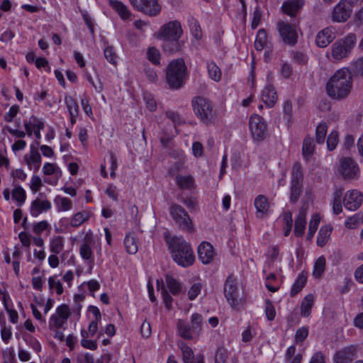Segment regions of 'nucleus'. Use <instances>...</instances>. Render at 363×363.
Listing matches in <instances>:
<instances>
[{"label":"nucleus","instance_id":"nucleus-1","mask_svg":"<svg viewBox=\"0 0 363 363\" xmlns=\"http://www.w3.org/2000/svg\"><path fill=\"white\" fill-rule=\"evenodd\" d=\"M352 74L347 67L337 70L325 84L327 95L335 101H342L348 97L352 89Z\"/></svg>","mask_w":363,"mask_h":363},{"label":"nucleus","instance_id":"nucleus-2","mask_svg":"<svg viewBox=\"0 0 363 363\" xmlns=\"http://www.w3.org/2000/svg\"><path fill=\"white\" fill-rule=\"evenodd\" d=\"M172 257L179 265L188 267L195 261V257L191 245L182 238L174 237L168 241Z\"/></svg>","mask_w":363,"mask_h":363},{"label":"nucleus","instance_id":"nucleus-3","mask_svg":"<svg viewBox=\"0 0 363 363\" xmlns=\"http://www.w3.org/2000/svg\"><path fill=\"white\" fill-rule=\"evenodd\" d=\"M183 30L181 23L178 21H171L162 26L159 31V35L163 38L164 49L171 52L180 50L179 39L182 35Z\"/></svg>","mask_w":363,"mask_h":363},{"label":"nucleus","instance_id":"nucleus-4","mask_svg":"<svg viewBox=\"0 0 363 363\" xmlns=\"http://www.w3.org/2000/svg\"><path fill=\"white\" fill-rule=\"evenodd\" d=\"M186 67L182 59H177L169 62L166 68V80L173 89L180 88L184 83Z\"/></svg>","mask_w":363,"mask_h":363},{"label":"nucleus","instance_id":"nucleus-5","mask_svg":"<svg viewBox=\"0 0 363 363\" xmlns=\"http://www.w3.org/2000/svg\"><path fill=\"white\" fill-rule=\"evenodd\" d=\"M194 113L201 121L205 124H210L216 116V111L212 102L202 96H195L191 100Z\"/></svg>","mask_w":363,"mask_h":363},{"label":"nucleus","instance_id":"nucleus-6","mask_svg":"<svg viewBox=\"0 0 363 363\" xmlns=\"http://www.w3.org/2000/svg\"><path fill=\"white\" fill-rule=\"evenodd\" d=\"M357 43L355 33H350L343 38L337 40L331 47V55L335 60H340L351 53Z\"/></svg>","mask_w":363,"mask_h":363},{"label":"nucleus","instance_id":"nucleus-7","mask_svg":"<svg viewBox=\"0 0 363 363\" xmlns=\"http://www.w3.org/2000/svg\"><path fill=\"white\" fill-rule=\"evenodd\" d=\"M224 294L228 303L235 309H238L244 302V297L240 293L236 279L232 275L228 276L225 281Z\"/></svg>","mask_w":363,"mask_h":363},{"label":"nucleus","instance_id":"nucleus-8","mask_svg":"<svg viewBox=\"0 0 363 363\" xmlns=\"http://www.w3.org/2000/svg\"><path fill=\"white\" fill-rule=\"evenodd\" d=\"M303 173L300 163L294 164L290 186V202L296 203L303 191Z\"/></svg>","mask_w":363,"mask_h":363},{"label":"nucleus","instance_id":"nucleus-9","mask_svg":"<svg viewBox=\"0 0 363 363\" xmlns=\"http://www.w3.org/2000/svg\"><path fill=\"white\" fill-rule=\"evenodd\" d=\"M170 215L179 228L185 231H194V225L190 216L180 205L172 203L169 208Z\"/></svg>","mask_w":363,"mask_h":363},{"label":"nucleus","instance_id":"nucleus-10","mask_svg":"<svg viewBox=\"0 0 363 363\" xmlns=\"http://www.w3.org/2000/svg\"><path fill=\"white\" fill-rule=\"evenodd\" d=\"M337 171L345 180H355L359 178L360 169L357 163L350 157L340 160Z\"/></svg>","mask_w":363,"mask_h":363},{"label":"nucleus","instance_id":"nucleus-11","mask_svg":"<svg viewBox=\"0 0 363 363\" xmlns=\"http://www.w3.org/2000/svg\"><path fill=\"white\" fill-rule=\"evenodd\" d=\"M249 128L251 135L255 141L262 142L266 138L267 125L262 116L257 114H252L249 120Z\"/></svg>","mask_w":363,"mask_h":363},{"label":"nucleus","instance_id":"nucleus-12","mask_svg":"<svg viewBox=\"0 0 363 363\" xmlns=\"http://www.w3.org/2000/svg\"><path fill=\"white\" fill-rule=\"evenodd\" d=\"M354 5L349 0H340L334 6L330 13V18L333 22L345 23L352 16Z\"/></svg>","mask_w":363,"mask_h":363},{"label":"nucleus","instance_id":"nucleus-13","mask_svg":"<svg viewBox=\"0 0 363 363\" xmlns=\"http://www.w3.org/2000/svg\"><path fill=\"white\" fill-rule=\"evenodd\" d=\"M136 11L149 16H156L161 12V6L157 0H129Z\"/></svg>","mask_w":363,"mask_h":363},{"label":"nucleus","instance_id":"nucleus-14","mask_svg":"<svg viewBox=\"0 0 363 363\" xmlns=\"http://www.w3.org/2000/svg\"><path fill=\"white\" fill-rule=\"evenodd\" d=\"M281 39L287 45H294L298 40V33L296 26L283 21L277 24Z\"/></svg>","mask_w":363,"mask_h":363},{"label":"nucleus","instance_id":"nucleus-15","mask_svg":"<svg viewBox=\"0 0 363 363\" xmlns=\"http://www.w3.org/2000/svg\"><path fill=\"white\" fill-rule=\"evenodd\" d=\"M71 315L70 309L68 305L62 304L59 306L54 314H52L49 320L50 330L60 329L63 328L67 323L68 318Z\"/></svg>","mask_w":363,"mask_h":363},{"label":"nucleus","instance_id":"nucleus-16","mask_svg":"<svg viewBox=\"0 0 363 363\" xmlns=\"http://www.w3.org/2000/svg\"><path fill=\"white\" fill-rule=\"evenodd\" d=\"M363 202V194L356 190L347 191L343 198L345 207L350 211H355L359 208Z\"/></svg>","mask_w":363,"mask_h":363},{"label":"nucleus","instance_id":"nucleus-17","mask_svg":"<svg viewBox=\"0 0 363 363\" xmlns=\"http://www.w3.org/2000/svg\"><path fill=\"white\" fill-rule=\"evenodd\" d=\"M24 127L29 137H31L33 133L36 139L40 140L41 138L40 130L44 129L45 124L41 119L32 116L28 121H24Z\"/></svg>","mask_w":363,"mask_h":363},{"label":"nucleus","instance_id":"nucleus-18","mask_svg":"<svg viewBox=\"0 0 363 363\" xmlns=\"http://www.w3.org/2000/svg\"><path fill=\"white\" fill-rule=\"evenodd\" d=\"M335 38V28L333 26L326 27L317 33L315 44L319 48H326Z\"/></svg>","mask_w":363,"mask_h":363},{"label":"nucleus","instance_id":"nucleus-19","mask_svg":"<svg viewBox=\"0 0 363 363\" xmlns=\"http://www.w3.org/2000/svg\"><path fill=\"white\" fill-rule=\"evenodd\" d=\"M40 196L41 194L31 202L30 213L33 217H38L42 213L47 212L52 208L51 202L46 199H41Z\"/></svg>","mask_w":363,"mask_h":363},{"label":"nucleus","instance_id":"nucleus-20","mask_svg":"<svg viewBox=\"0 0 363 363\" xmlns=\"http://www.w3.org/2000/svg\"><path fill=\"white\" fill-rule=\"evenodd\" d=\"M215 256L213 245L208 242H202L198 247V257L203 264L211 263Z\"/></svg>","mask_w":363,"mask_h":363},{"label":"nucleus","instance_id":"nucleus-21","mask_svg":"<svg viewBox=\"0 0 363 363\" xmlns=\"http://www.w3.org/2000/svg\"><path fill=\"white\" fill-rule=\"evenodd\" d=\"M23 160L30 169H33L34 172L39 170L41 164V155L36 147L31 145L29 153L24 156Z\"/></svg>","mask_w":363,"mask_h":363},{"label":"nucleus","instance_id":"nucleus-22","mask_svg":"<svg viewBox=\"0 0 363 363\" xmlns=\"http://www.w3.org/2000/svg\"><path fill=\"white\" fill-rule=\"evenodd\" d=\"M357 352V347L351 345L336 352L334 357L335 363H350Z\"/></svg>","mask_w":363,"mask_h":363},{"label":"nucleus","instance_id":"nucleus-23","mask_svg":"<svg viewBox=\"0 0 363 363\" xmlns=\"http://www.w3.org/2000/svg\"><path fill=\"white\" fill-rule=\"evenodd\" d=\"M303 4L304 0H289L284 2L281 6V11L284 13L294 17L303 7Z\"/></svg>","mask_w":363,"mask_h":363},{"label":"nucleus","instance_id":"nucleus-24","mask_svg":"<svg viewBox=\"0 0 363 363\" xmlns=\"http://www.w3.org/2000/svg\"><path fill=\"white\" fill-rule=\"evenodd\" d=\"M93 216L92 211L89 209L77 212L71 218L70 225L74 228H78L86 223Z\"/></svg>","mask_w":363,"mask_h":363},{"label":"nucleus","instance_id":"nucleus-25","mask_svg":"<svg viewBox=\"0 0 363 363\" xmlns=\"http://www.w3.org/2000/svg\"><path fill=\"white\" fill-rule=\"evenodd\" d=\"M254 205L257 211L256 214L257 217L262 218L268 213L269 203L265 196L258 195L255 199Z\"/></svg>","mask_w":363,"mask_h":363},{"label":"nucleus","instance_id":"nucleus-26","mask_svg":"<svg viewBox=\"0 0 363 363\" xmlns=\"http://www.w3.org/2000/svg\"><path fill=\"white\" fill-rule=\"evenodd\" d=\"M177 325L179 335L184 340H190L196 336V333L191 330V323L179 319Z\"/></svg>","mask_w":363,"mask_h":363},{"label":"nucleus","instance_id":"nucleus-27","mask_svg":"<svg viewBox=\"0 0 363 363\" xmlns=\"http://www.w3.org/2000/svg\"><path fill=\"white\" fill-rule=\"evenodd\" d=\"M262 101L268 107H272L277 101V94L275 88L269 84L267 85L262 91Z\"/></svg>","mask_w":363,"mask_h":363},{"label":"nucleus","instance_id":"nucleus-28","mask_svg":"<svg viewBox=\"0 0 363 363\" xmlns=\"http://www.w3.org/2000/svg\"><path fill=\"white\" fill-rule=\"evenodd\" d=\"M108 4L118 13L122 19L127 20L130 17V11L128 10V7L121 1L117 0H110Z\"/></svg>","mask_w":363,"mask_h":363},{"label":"nucleus","instance_id":"nucleus-29","mask_svg":"<svg viewBox=\"0 0 363 363\" xmlns=\"http://www.w3.org/2000/svg\"><path fill=\"white\" fill-rule=\"evenodd\" d=\"M93 243V240L91 237L86 235L84 237V242L80 245L79 247V254L81 257L84 259H90L92 257V250H91V245Z\"/></svg>","mask_w":363,"mask_h":363},{"label":"nucleus","instance_id":"nucleus-30","mask_svg":"<svg viewBox=\"0 0 363 363\" xmlns=\"http://www.w3.org/2000/svg\"><path fill=\"white\" fill-rule=\"evenodd\" d=\"M306 213L305 210H301L295 220L294 233L296 236H302L304 233L306 225Z\"/></svg>","mask_w":363,"mask_h":363},{"label":"nucleus","instance_id":"nucleus-31","mask_svg":"<svg viewBox=\"0 0 363 363\" xmlns=\"http://www.w3.org/2000/svg\"><path fill=\"white\" fill-rule=\"evenodd\" d=\"M314 297L313 294H307L302 300L301 304V315L303 317H308L311 313V308L313 306Z\"/></svg>","mask_w":363,"mask_h":363},{"label":"nucleus","instance_id":"nucleus-32","mask_svg":"<svg viewBox=\"0 0 363 363\" xmlns=\"http://www.w3.org/2000/svg\"><path fill=\"white\" fill-rule=\"evenodd\" d=\"M54 203L57 207V211H67L72 208V201L67 197L61 196H55Z\"/></svg>","mask_w":363,"mask_h":363},{"label":"nucleus","instance_id":"nucleus-33","mask_svg":"<svg viewBox=\"0 0 363 363\" xmlns=\"http://www.w3.org/2000/svg\"><path fill=\"white\" fill-rule=\"evenodd\" d=\"M332 230V227L329 225L323 226L320 229L316 241L319 247H323L327 243L330 237Z\"/></svg>","mask_w":363,"mask_h":363},{"label":"nucleus","instance_id":"nucleus-34","mask_svg":"<svg viewBox=\"0 0 363 363\" xmlns=\"http://www.w3.org/2000/svg\"><path fill=\"white\" fill-rule=\"evenodd\" d=\"M190 323L191 325V330L196 333V336H199L203 328V317L198 313H194L191 315Z\"/></svg>","mask_w":363,"mask_h":363},{"label":"nucleus","instance_id":"nucleus-35","mask_svg":"<svg viewBox=\"0 0 363 363\" xmlns=\"http://www.w3.org/2000/svg\"><path fill=\"white\" fill-rule=\"evenodd\" d=\"M178 346L182 352V361L184 363H192L194 354L192 349L183 341L178 343Z\"/></svg>","mask_w":363,"mask_h":363},{"label":"nucleus","instance_id":"nucleus-36","mask_svg":"<svg viewBox=\"0 0 363 363\" xmlns=\"http://www.w3.org/2000/svg\"><path fill=\"white\" fill-rule=\"evenodd\" d=\"M176 182L181 189H190L194 187V179L191 175H177Z\"/></svg>","mask_w":363,"mask_h":363},{"label":"nucleus","instance_id":"nucleus-37","mask_svg":"<svg viewBox=\"0 0 363 363\" xmlns=\"http://www.w3.org/2000/svg\"><path fill=\"white\" fill-rule=\"evenodd\" d=\"M268 40L267 33L264 29H259L257 32L255 41V48L257 50H262L264 48L268 47Z\"/></svg>","mask_w":363,"mask_h":363},{"label":"nucleus","instance_id":"nucleus-38","mask_svg":"<svg viewBox=\"0 0 363 363\" xmlns=\"http://www.w3.org/2000/svg\"><path fill=\"white\" fill-rule=\"evenodd\" d=\"M315 149V145L313 143V140L311 137H306L303 140L302 152L303 156L308 160L310 157L313 154Z\"/></svg>","mask_w":363,"mask_h":363},{"label":"nucleus","instance_id":"nucleus-39","mask_svg":"<svg viewBox=\"0 0 363 363\" xmlns=\"http://www.w3.org/2000/svg\"><path fill=\"white\" fill-rule=\"evenodd\" d=\"M43 172L45 175H55L56 181L61 177L62 172L60 168L53 163L46 162L43 167ZM57 182H55L56 184Z\"/></svg>","mask_w":363,"mask_h":363},{"label":"nucleus","instance_id":"nucleus-40","mask_svg":"<svg viewBox=\"0 0 363 363\" xmlns=\"http://www.w3.org/2000/svg\"><path fill=\"white\" fill-rule=\"evenodd\" d=\"M207 69L210 78L215 82H219L221 79V70L214 62L207 63Z\"/></svg>","mask_w":363,"mask_h":363},{"label":"nucleus","instance_id":"nucleus-41","mask_svg":"<svg viewBox=\"0 0 363 363\" xmlns=\"http://www.w3.org/2000/svg\"><path fill=\"white\" fill-rule=\"evenodd\" d=\"M124 246L127 252L130 255H135L138 250L135 238L130 235L125 237Z\"/></svg>","mask_w":363,"mask_h":363},{"label":"nucleus","instance_id":"nucleus-42","mask_svg":"<svg viewBox=\"0 0 363 363\" xmlns=\"http://www.w3.org/2000/svg\"><path fill=\"white\" fill-rule=\"evenodd\" d=\"M165 280L169 290L173 295H177L180 293L182 286L179 281L169 275L166 276Z\"/></svg>","mask_w":363,"mask_h":363},{"label":"nucleus","instance_id":"nucleus-43","mask_svg":"<svg viewBox=\"0 0 363 363\" xmlns=\"http://www.w3.org/2000/svg\"><path fill=\"white\" fill-rule=\"evenodd\" d=\"M147 59L155 65H160L161 54L155 47H150L147 50Z\"/></svg>","mask_w":363,"mask_h":363},{"label":"nucleus","instance_id":"nucleus-44","mask_svg":"<svg viewBox=\"0 0 363 363\" xmlns=\"http://www.w3.org/2000/svg\"><path fill=\"white\" fill-rule=\"evenodd\" d=\"M306 277L303 274L298 275L291 289L290 295L291 297L295 296L302 290L306 283Z\"/></svg>","mask_w":363,"mask_h":363},{"label":"nucleus","instance_id":"nucleus-45","mask_svg":"<svg viewBox=\"0 0 363 363\" xmlns=\"http://www.w3.org/2000/svg\"><path fill=\"white\" fill-rule=\"evenodd\" d=\"M64 247L63 238L61 236H54L50 240V250L54 254H59Z\"/></svg>","mask_w":363,"mask_h":363},{"label":"nucleus","instance_id":"nucleus-46","mask_svg":"<svg viewBox=\"0 0 363 363\" xmlns=\"http://www.w3.org/2000/svg\"><path fill=\"white\" fill-rule=\"evenodd\" d=\"M342 195V189H337L333 194V210L336 215L340 213L342 211L341 204Z\"/></svg>","mask_w":363,"mask_h":363},{"label":"nucleus","instance_id":"nucleus-47","mask_svg":"<svg viewBox=\"0 0 363 363\" xmlns=\"http://www.w3.org/2000/svg\"><path fill=\"white\" fill-rule=\"evenodd\" d=\"M12 198L18 202V206L23 205L26 199L25 190L20 186H16L12 191Z\"/></svg>","mask_w":363,"mask_h":363},{"label":"nucleus","instance_id":"nucleus-48","mask_svg":"<svg viewBox=\"0 0 363 363\" xmlns=\"http://www.w3.org/2000/svg\"><path fill=\"white\" fill-rule=\"evenodd\" d=\"M320 220V218L318 214H314L310 222L308 225V233L307 234V238L308 240H311L316 232Z\"/></svg>","mask_w":363,"mask_h":363},{"label":"nucleus","instance_id":"nucleus-49","mask_svg":"<svg viewBox=\"0 0 363 363\" xmlns=\"http://www.w3.org/2000/svg\"><path fill=\"white\" fill-rule=\"evenodd\" d=\"M328 126L325 123H320L318 125L315 130L316 142L318 144H323L325 141Z\"/></svg>","mask_w":363,"mask_h":363},{"label":"nucleus","instance_id":"nucleus-50","mask_svg":"<svg viewBox=\"0 0 363 363\" xmlns=\"http://www.w3.org/2000/svg\"><path fill=\"white\" fill-rule=\"evenodd\" d=\"M65 103L69 114L71 113L79 114V106L76 99L69 95H66Z\"/></svg>","mask_w":363,"mask_h":363},{"label":"nucleus","instance_id":"nucleus-51","mask_svg":"<svg viewBox=\"0 0 363 363\" xmlns=\"http://www.w3.org/2000/svg\"><path fill=\"white\" fill-rule=\"evenodd\" d=\"M325 259L323 256L318 258L314 264L313 275L320 277L323 274L325 269Z\"/></svg>","mask_w":363,"mask_h":363},{"label":"nucleus","instance_id":"nucleus-52","mask_svg":"<svg viewBox=\"0 0 363 363\" xmlns=\"http://www.w3.org/2000/svg\"><path fill=\"white\" fill-rule=\"evenodd\" d=\"M0 325L1 327V339L5 343H8L12 336L11 327L7 326L5 320L1 321Z\"/></svg>","mask_w":363,"mask_h":363},{"label":"nucleus","instance_id":"nucleus-53","mask_svg":"<svg viewBox=\"0 0 363 363\" xmlns=\"http://www.w3.org/2000/svg\"><path fill=\"white\" fill-rule=\"evenodd\" d=\"M189 27L193 36L196 39L200 40L202 38V33L198 21L192 18L189 22Z\"/></svg>","mask_w":363,"mask_h":363},{"label":"nucleus","instance_id":"nucleus-54","mask_svg":"<svg viewBox=\"0 0 363 363\" xmlns=\"http://www.w3.org/2000/svg\"><path fill=\"white\" fill-rule=\"evenodd\" d=\"M338 133L333 130L328 135L327 139V147L330 151L333 150L338 143Z\"/></svg>","mask_w":363,"mask_h":363},{"label":"nucleus","instance_id":"nucleus-55","mask_svg":"<svg viewBox=\"0 0 363 363\" xmlns=\"http://www.w3.org/2000/svg\"><path fill=\"white\" fill-rule=\"evenodd\" d=\"M49 287L51 289H55L58 295L63 293V287L60 280L57 279L56 277H51L48 279Z\"/></svg>","mask_w":363,"mask_h":363},{"label":"nucleus","instance_id":"nucleus-56","mask_svg":"<svg viewBox=\"0 0 363 363\" xmlns=\"http://www.w3.org/2000/svg\"><path fill=\"white\" fill-rule=\"evenodd\" d=\"M43 182L39 176L33 175L32 177L29 186L33 194L37 193L43 186Z\"/></svg>","mask_w":363,"mask_h":363},{"label":"nucleus","instance_id":"nucleus-57","mask_svg":"<svg viewBox=\"0 0 363 363\" xmlns=\"http://www.w3.org/2000/svg\"><path fill=\"white\" fill-rule=\"evenodd\" d=\"M361 223L360 214H355L353 216L349 217L345 223L347 228L353 229L357 227Z\"/></svg>","mask_w":363,"mask_h":363},{"label":"nucleus","instance_id":"nucleus-58","mask_svg":"<svg viewBox=\"0 0 363 363\" xmlns=\"http://www.w3.org/2000/svg\"><path fill=\"white\" fill-rule=\"evenodd\" d=\"M202 289V284L200 282L194 283L190 288L188 292L189 298L190 300L195 299L200 294Z\"/></svg>","mask_w":363,"mask_h":363},{"label":"nucleus","instance_id":"nucleus-59","mask_svg":"<svg viewBox=\"0 0 363 363\" xmlns=\"http://www.w3.org/2000/svg\"><path fill=\"white\" fill-rule=\"evenodd\" d=\"M50 225L47 220H42L33 224V230L36 235H41V233L47 230Z\"/></svg>","mask_w":363,"mask_h":363},{"label":"nucleus","instance_id":"nucleus-60","mask_svg":"<svg viewBox=\"0 0 363 363\" xmlns=\"http://www.w3.org/2000/svg\"><path fill=\"white\" fill-rule=\"evenodd\" d=\"M265 313H266L267 318L269 320H274L275 318V315H276V311H275L274 307L272 301H270L268 299L265 301Z\"/></svg>","mask_w":363,"mask_h":363},{"label":"nucleus","instance_id":"nucleus-61","mask_svg":"<svg viewBox=\"0 0 363 363\" xmlns=\"http://www.w3.org/2000/svg\"><path fill=\"white\" fill-rule=\"evenodd\" d=\"M166 116L173 122L175 128H177V125H179L182 123H183V120L182 117L177 112L168 111L166 112Z\"/></svg>","mask_w":363,"mask_h":363},{"label":"nucleus","instance_id":"nucleus-62","mask_svg":"<svg viewBox=\"0 0 363 363\" xmlns=\"http://www.w3.org/2000/svg\"><path fill=\"white\" fill-rule=\"evenodd\" d=\"M308 335V328L307 327H302L296 330L295 334V341L296 342H302Z\"/></svg>","mask_w":363,"mask_h":363},{"label":"nucleus","instance_id":"nucleus-63","mask_svg":"<svg viewBox=\"0 0 363 363\" xmlns=\"http://www.w3.org/2000/svg\"><path fill=\"white\" fill-rule=\"evenodd\" d=\"M20 107L18 105H13L10 108L8 113H6L4 118V120L7 122L13 121V118L16 116L18 113L19 112Z\"/></svg>","mask_w":363,"mask_h":363},{"label":"nucleus","instance_id":"nucleus-64","mask_svg":"<svg viewBox=\"0 0 363 363\" xmlns=\"http://www.w3.org/2000/svg\"><path fill=\"white\" fill-rule=\"evenodd\" d=\"M104 56L106 59L111 64H116V55L113 51V48L112 47L108 46L104 49Z\"/></svg>","mask_w":363,"mask_h":363}]
</instances>
